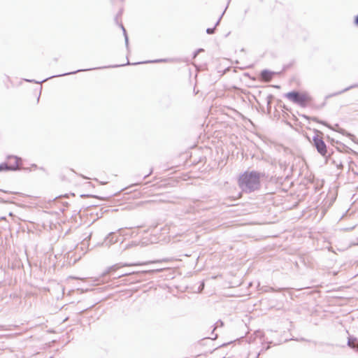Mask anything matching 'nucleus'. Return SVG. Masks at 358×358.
<instances>
[{
	"instance_id": "ea45409f",
	"label": "nucleus",
	"mask_w": 358,
	"mask_h": 358,
	"mask_svg": "<svg viewBox=\"0 0 358 358\" xmlns=\"http://www.w3.org/2000/svg\"><path fill=\"white\" fill-rule=\"evenodd\" d=\"M39 99H40V95H39V96H38V98H37V101H39Z\"/></svg>"
},
{
	"instance_id": "39448f33",
	"label": "nucleus",
	"mask_w": 358,
	"mask_h": 358,
	"mask_svg": "<svg viewBox=\"0 0 358 358\" xmlns=\"http://www.w3.org/2000/svg\"><path fill=\"white\" fill-rule=\"evenodd\" d=\"M314 133L315 134L313 136L312 144L317 152L324 157L332 155L334 152L327 149V145L322 137L324 134L316 129H314Z\"/></svg>"
},
{
	"instance_id": "a878e982",
	"label": "nucleus",
	"mask_w": 358,
	"mask_h": 358,
	"mask_svg": "<svg viewBox=\"0 0 358 358\" xmlns=\"http://www.w3.org/2000/svg\"><path fill=\"white\" fill-rule=\"evenodd\" d=\"M0 203H11L8 199H3L2 197H0Z\"/></svg>"
},
{
	"instance_id": "9d476101",
	"label": "nucleus",
	"mask_w": 358,
	"mask_h": 358,
	"mask_svg": "<svg viewBox=\"0 0 358 358\" xmlns=\"http://www.w3.org/2000/svg\"><path fill=\"white\" fill-rule=\"evenodd\" d=\"M8 159H13L14 162L13 164H8L9 171H15L18 170L19 167V162L21 160V158L15 156V155H10L8 157Z\"/></svg>"
},
{
	"instance_id": "a19ab883",
	"label": "nucleus",
	"mask_w": 358,
	"mask_h": 358,
	"mask_svg": "<svg viewBox=\"0 0 358 358\" xmlns=\"http://www.w3.org/2000/svg\"><path fill=\"white\" fill-rule=\"evenodd\" d=\"M9 215H10V216H12V215H13V213H11V212H10V213H9Z\"/></svg>"
},
{
	"instance_id": "79ce46f5",
	"label": "nucleus",
	"mask_w": 358,
	"mask_h": 358,
	"mask_svg": "<svg viewBox=\"0 0 358 358\" xmlns=\"http://www.w3.org/2000/svg\"><path fill=\"white\" fill-rule=\"evenodd\" d=\"M326 104V102H324L322 106H324Z\"/></svg>"
},
{
	"instance_id": "393cba45",
	"label": "nucleus",
	"mask_w": 358,
	"mask_h": 358,
	"mask_svg": "<svg viewBox=\"0 0 358 358\" xmlns=\"http://www.w3.org/2000/svg\"><path fill=\"white\" fill-rule=\"evenodd\" d=\"M215 31V28L213 27H209V28H207L206 29V33L208 34H213Z\"/></svg>"
},
{
	"instance_id": "72a5a7b5",
	"label": "nucleus",
	"mask_w": 358,
	"mask_h": 358,
	"mask_svg": "<svg viewBox=\"0 0 358 358\" xmlns=\"http://www.w3.org/2000/svg\"><path fill=\"white\" fill-rule=\"evenodd\" d=\"M233 342H234V341H230V342H229V343H224V344L221 345H220V347L226 346V345H227L228 344L231 343H233Z\"/></svg>"
},
{
	"instance_id": "20e7f679",
	"label": "nucleus",
	"mask_w": 358,
	"mask_h": 358,
	"mask_svg": "<svg viewBox=\"0 0 358 358\" xmlns=\"http://www.w3.org/2000/svg\"><path fill=\"white\" fill-rule=\"evenodd\" d=\"M284 96L302 108L306 107L313 100L307 92H300L295 90L285 94Z\"/></svg>"
},
{
	"instance_id": "b1692460",
	"label": "nucleus",
	"mask_w": 358,
	"mask_h": 358,
	"mask_svg": "<svg viewBox=\"0 0 358 358\" xmlns=\"http://www.w3.org/2000/svg\"><path fill=\"white\" fill-rule=\"evenodd\" d=\"M215 327L214 329H215L216 327H223V326H224V322H223L222 320H218V321L215 324ZM214 330H215V329H213V330L212 331V333H211L212 334H213Z\"/></svg>"
},
{
	"instance_id": "f8f14e48",
	"label": "nucleus",
	"mask_w": 358,
	"mask_h": 358,
	"mask_svg": "<svg viewBox=\"0 0 358 358\" xmlns=\"http://www.w3.org/2000/svg\"><path fill=\"white\" fill-rule=\"evenodd\" d=\"M354 342H358L357 338L354 336L349 335L348 337L347 346L358 352V345L357 346L354 345Z\"/></svg>"
},
{
	"instance_id": "a211bd4d",
	"label": "nucleus",
	"mask_w": 358,
	"mask_h": 358,
	"mask_svg": "<svg viewBox=\"0 0 358 358\" xmlns=\"http://www.w3.org/2000/svg\"><path fill=\"white\" fill-rule=\"evenodd\" d=\"M327 141L336 148V146L338 145L339 141L335 140L334 138L330 137L329 136H326Z\"/></svg>"
},
{
	"instance_id": "e433bc0d",
	"label": "nucleus",
	"mask_w": 358,
	"mask_h": 358,
	"mask_svg": "<svg viewBox=\"0 0 358 358\" xmlns=\"http://www.w3.org/2000/svg\"><path fill=\"white\" fill-rule=\"evenodd\" d=\"M355 228V227H352L351 228H348V229H346L347 230H351V229H353Z\"/></svg>"
},
{
	"instance_id": "dca6fc26",
	"label": "nucleus",
	"mask_w": 358,
	"mask_h": 358,
	"mask_svg": "<svg viewBox=\"0 0 358 358\" xmlns=\"http://www.w3.org/2000/svg\"><path fill=\"white\" fill-rule=\"evenodd\" d=\"M92 234L85 237L82 242L80 243V248L83 250L84 248H88L90 245V240L91 238Z\"/></svg>"
},
{
	"instance_id": "7ed1b4c3",
	"label": "nucleus",
	"mask_w": 358,
	"mask_h": 358,
	"mask_svg": "<svg viewBox=\"0 0 358 358\" xmlns=\"http://www.w3.org/2000/svg\"><path fill=\"white\" fill-rule=\"evenodd\" d=\"M161 270L159 269H151V270H144V271H132L129 273H124L119 275L117 277H114V278H121L123 277H126L127 278L122 280L124 284H134L141 282L144 281L146 279L148 275H152L155 273L159 272Z\"/></svg>"
},
{
	"instance_id": "c9c22d12",
	"label": "nucleus",
	"mask_w": 358,
	"mask_h": 358,
	"mask_svg": "<svg viewBox=\"0 0 358 358\" xmlns=\"http://www.w3.org/2000/svg\"><path fill=\"white\" fill-rule=\"evenodd\" d=\"M262 353H260V351L257 353V356H256V358H259V355H262Z\"/></svg>"
},
{
	"instance_id": "f257e3e1",
	"label": "nucleus",
	"mask_w": 358,
	"mask_h": 358,
	"mask_svg": "<svg viewBox=\"0 0 358 358\" xmlns=\"http://www.w3.org/2000/svg\"><path fill=\"white\" fill-rule=\"evenodd\" d=\"M264 176V173L257 171H245L239 175L238 185L245 194L258 191L261 188V178Z\"/></svg>"
},
{
	"instance_id": "4c0bfd02",
	"label": "nucleus",
	"mask_w": 358,
	"mask_h": 358,
	"mask_svg": "<svg viewBox=\"0 0 358 358\" xmlns=\"http://www.w3.org/2000/svg\"><path fill=\"white\" fill-rule=\"evenodd\" d=\"M121 1H124V0H120ZM111 3H113L114 0H110Z\"/></svg>"
},
{
	"instance_id": "4468645a",
	"label": "nucleus",
	"mask_w": 358,
	"mask_h": 358,
	"mask_svg": "<svg viewBox=\"0 0 358 358\" xmlns=\"http://www.w3.org/2000/svg\"><path fill=\"white\" fill-rule=\"evenodd\" d=\"M355 87H358V84L352 85H350V86H349V87L342 90L341 91H338L337 92H334L333 94H328V95H327L325 96V99H329L331 97H333L334 96H337V95L341 94H343V93H344V92H345L351 90V89L355 88Z\"/></svg>"
},
{
	"instance_id": "bb28decb",
	"label": "nucleus",
	"mask_w": 358,
	"mask_h": 358,
	"mask_svg": "<svg viewBox=\"0 0 358 358\" xmlns=\"http://www.w3.org/2000/svg\"><path fill=\"white\" fill-rule=\"evenodd\" d=\"M291 340H294V341H307V342H310V340H307L304 338H292Z\"/></svg>"
},
{
	"instance_id": "2eb2a0df",
	"label": "nucleus",
	"mask_w": 358,
	"mask_h": 358,
	"mask_svg": "<svg viewBox=\"0 0 358 358\" xmlns=\"http://www.w3.org/2000/svg\"><path fill=\"white\" fill-rule=\"evenodd\" d=\"M121 29L122 30V33H123V35H124V43H125V46H126V48L127 50L129 51V36H128V34H127V30L126 29L124 28V25L122 24V22L120 23V24L118 25Z\"/></svg>"
},
{
	"instance_id": "aec40b11",
	"label": "nucleus",
	"mask_w": 358,
	"mask_h": 358,
	"mask_svg": "<svg viewBox=\"0 0 358 358\" xmlns=\"http://www.w3.org/2000/svg\"><path fill=\"white\" fill-rule=\"evenodd\" d=\"M0 171H9L8 164L6 162L0 164Z\"/></svg>"
},
{
	"instance_id": "37998d69",
	"label": "nucleus",
	"mask_w": 358,
	"mask_h": 358,
	"mask_svg": "<svg viewBox=\"0 0 358 358\" xmlns=\"http://www.w3.org/2000/svg\"><path fill=\"white\" fill-rule=\"evenodd\" d=\"M66 195L67 194H64V196L61 195V196H59V197H61V196H66Z\"/></svg>"
},
{
	"instance_id": "412c9836",
	"label": "nucleus",
	"mask_w": 358,
	"mask_h": 358,
	"mask_svg": "<svg viewBox=\"0 0 358 358\" xmlns=\"http://www.w3.org/2000/svg\"><path fill=\"white\" fill-rule=\"evenodd\" d=\"M228 3H229V1ZM228 5H229V3H227V6L225 7V9L224 10V11L222 12V13L221 14V15H220V17L218 18L217 21L216 22V23H215V26H214V27H215V28H216V27H217V26H218V25L220 24V21H221V20H222V17H223V15H224V13H225V11H226V10H227V8H228Z\"/></svg>"
},
{
	"instance_id": "6e6552de",
	"label": "nucleus",
	"mask_w": 358,
	"mask_h": 358,
	"mask_svg": "<svg viewBox=\"0 0 358 358\" xmlns=\"http://www.w3.org/2000/svg\"><path fill=\"white\" fill-rule=\"evenodd\" d=\"M119 236L115 232H110L106 236L103 241L101 243L103 246L110 247L112 244H114L118 241Z\"/></svg>"
},
{
	"instance_id": "2f4dec72",
	"label": "nucleus",
	"mask_w": 358,
	"mask_h": 358,
	"mask_svg": "<svg viewBox=\"0 0 358 358\" xmlns=\"http://www.w3.org/2000/svg\"><path fill=\"white\" fill-rule=\"evenodd\" d=\"M0 191L4 192V193H10V194H17V192H8V191H5V190H2V189H0Z\"/></svg>"
},
{
	"instance_id": "9b49d317",
	"label": "nucleus",
	"mask_w": 358,
	"mask_h": 358,
	"mask_svg": "<svg viewBox=\"0 0 358 358\" xmlns=\"http://www.w3.org/2000/svg\"><path fill=\"white\" fill-rule=\"evenodd\" d=\"M275 72L271 71L268 69H264L261 71L259 77L262 80L269 81L272 79Z\"/></svg>"
},
{
	"instance_id": "423d86ee",
	"label": "nucleus",
	"mask_w": 358,
	"mask_h": 358,
	"mask_svg": "<svg viewBox=\"0 0 358 358\" xmlns=\"http://www.w3.org/2000/svg\"><path fill=\"white\" fill-rule=\"evenodd\" d=\"M154 262H139V263H132V264H128V263H117L111 266H109L102 274L103 276H105L106 275L110 274L112 273L115 272L117 270L122 267L124 266H137V265H146L150 263H153Z\"/></svg>"
},
{
	"instance_id": "4be33fe9",
	"label": "nucleus",
	"mask_w": 358,
	"mask_h": 358,
	"mask_svg": "<svg viewBox=\"0 0 358 358\" xmlns=\"http://www.w3.org/2000/svg\"><path fill=\"white\" fill-rule=\"evenodd\" d=\"M271 343V342H268L266 345H263L262 347V349L260 350V353H264V352H266L268 349H270V348H271V345H270Z\"/></svg>"
},
{
	"instance_id": "f3484780",
	"label": "nucleus",
	"mask_w": 358,
	"mask_h": 358,
	"mask_svg": "<svg viewBox=\"0 0 358 358\" xmlns=\"http://www.w3.org/2000/svg\"><path fill=\"white\" fill-rule=\"evenodd\" d=\"M274 99V96L273 94H268L266 96V106L268 113H270L271 110V103L273 100Z\"/></svg>"
},
{
	"instance_id": "473e14b6",
	"label": "nucleus",
	"mask_w": 358,
	"mask_h": 358,
	"mask_svg": "<svg viewBox=\"0 0 358 358\" xmlns=\"http://www.w3.org/2000/svg\"><path fill=\"white\" fill-rule=\"evenodd\" d=\"M255 334H256L257 336H260V339L262 338V336L263 335H262V332H261V331H257Z\"/></svg>"
},
{
	"instance_id": "58836bf2",
	"label": "nucleus",
	"mask_w": 358,
	"mask_h": 358,
	"mask_svg": "<svg viewBox=\"0 0 358 358\" xmlns=\"http://www.w3.org/2000/svg\"><path fill=\"white\" fill-rule=\"evenodd\" d=\"M217 335L215 334V337L213 339H215V338H217Z\"/></svg>"
},
{
	"instance_id": "f704fd0d",
	"label": "nucleus",
	"mask_w": 358,
	"mask_h": 358,
	"mask_svg": "<svg viewBox=\"0 0 358 358\" xmlns=\"http://www.w3.org/2000/svg\"><path fill=\"white\" fill-rule=\"evenodd\" d=\"M6 220V217L5 216H3V217H0V220Z\"/></svg>"
},
{
	"instance_id": "0eeeda50",
	"label": "nucleus",
	"mask_w": 358,
	"mask_h": 358,
	"mask_svg": "<svg viewBox=\"0 0 358 358\" xmlns=\"http://www.w3.org/2000/svg\"><path fill=\"white\" fill-rule=\"evenodd\" d=\"M329 129H332L333 131H336L343 136L348 137L352 141L358 144V139H357L355 136L354 134L347 131L345 129L341 128L339 127L338 124H336L334 127L331 126V128H329Z\"/></svg>"
},
{
	"instance_id": "5701e85b",
	"label": "nucleus",
	"mask_w": 358,
	"mask_h": 358,
	"mask_svg": "<svg viewBox=\"0 0 358 358\" xmlns=\"http://www.w3.org/2000/svg\"><path fill=\"white\" fill-rule=\"evenodd\" d=\"M204 50L203 48H198L196 50H194L192 54L193 59L196 58L200 52H202Z\"/></svg>"
},
{
	"instance_id": "c03bdc74",
	"label": "nucleus",
	"mask_w": 358,
	"mask_h": 358,
	"mask_svg": "<svg viewBox=\"0 0 358 358\" xmlns=\"http://www.w3.org/2000/svg\"><path fill=\"white\" fill-rule=\"evenodd\" d=\"M223 358H224V357H223Z\"/></svg>"
},
{
	"instance_id": "f03ea898",
	"label": "nucleus",
	"mask_w": 358,
	"mask_h": 358,
	"mask_svg": "<svg viewBox=\"0 0 358 358\" xmlns=\"http://www.w3.org/2000/svg\"><path fill=\"white\" fill-rule=\"evenodd\" d=\"M169 60V59H154V60H148V61H144V62L130 63L128 57H127V63H125V64L109 65L107 66H101V67H96V68L80 69H78L76 71H71V72L64 73L55 75V76H52L47 78L45 79H43L41 81H37L34 79H24V80L28 83H31L40 84L43 82H45L48 79H50L52 78L66 76H69V75H74L79 72H84V71H92V70H96V69H106V68H118V67H121V66H124L126 65H137V64H152V63H159V62H167Z\"/></svg>"
},
{
	"instance_id": "c756f323",
	"label": "nucleus",
	"mask_w": 358,
	"mask_h": 358,
	"mask_svg": "<svg viewBox=\"0 0 358 358\" xmlns=\"http://www.w3.org/2000/svg\"><path fill=\"white\" fill-rule=\"evenodd\" d=\"M354 23L358 27V15L355 17Z\"/></svg>"
},
{
	"instance_id": "6ab92c4d",
	"label": "nucleus",
	"mask_w": 358,
	"mask_h": 358,
	"mask_svg": "<svg viewBox=\"0 0 358 358\" xmlns=\"http://www.w3.org/2000/svg\"><path fill=\"white\" fill-rule=\"evenodd\" d=\"M122 13H123V9L122 8H120V10L118 11V13L116 14L115 18H114V20H115V22L119 25L120 24V22H119V19L122 17Z\"/></svg>"
},
{
	"instance_id": "ddd939ff",
	"label": "nucleus",
	"mask_w": 358,
	"mask_h": 358,
	"mask_svg": "<svg viewBox=\"0 0 358 358\" xmlns=\"http://www.w3.org/2000/svg\"><path fill=\"white\" fill-rule=\"evenodd\" d=\"M301 117L303 118L306 119V120H313L314 122L320 123V124L327 127L328 128H331V124H329V123H327V122H325L324 120H319L317 117H310V116H308L307 115H301Z\"/></svg>"
},
{
	"instance_id": "1a4fd4ad",
	"label": "nucleus",
	"mask_w": 358,
	"mask_h": 358,
	"mask_svg": "<svg viewBox=\"0 0 358 358\" xmlns=\"http://www.w3.org/2000/svg\"><path fill=\"white\" fill-rule=\"evenodd\" d=\"M336 150L339 152L358 155V153L356 151L353 150L350 147L341 143V141H339L338 145L336 146Z\"/></svg>"
},
{
	"instance_id": "cd10ccee",
	"label": "nucleus",
	"mask_w": 358,
	"mask_h": 358,
	"mask_svg": "<svg viewBox=\"0 0 358 358\" xmlns=\"http://www.w3.org/2000/svg\"><path fill=\"white\" fill-rule=\"evenodd\" d=\"M80 196L82 198H85V197H97L96 196H94V195H92V194H81Z\"/></svg>"
},
{
	"instance_id": "7c9ffc66",
	"label": "nucleus",
	"mask_w": 358,
	"mask_h": 358,
	"mask_svg": "<svg viewBox=\"0 0 358 358\" xmlns=\"http://www.w3.org/2000/svg\"><path fill=\"white\" fill-rule=\"evenodd\" d=\"M320 345H325L331 346V347H334V344L329 343H320Z\"/></svg>"
},
{
	"instance_id": "c85d7f7f",
	"label": "nucleus",
	"mask_w": 358,
	"mask_h": 358,
	"mask_svg": "<svg viewBox=\"0 0 358 358\" xmlns=\"http://www.w3.org/2000/svg\"><path fill=\"white\" fill-rule=\"evenodd\" d=\"M152 171H153V169H151L150 172L147 174V175H145L143 178V180L147 178L150 175H151L152 173Z\"/></svg>"
}]
</instances>
